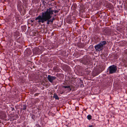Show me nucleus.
<instances>
[{
	"label": "nucleus",
	"instance_id": "obj_1",
	"mask_svg": "<svg viewBox=\"0 0 127 127\" xmlns=\"http://www.w3.org/2000/svg\"><path fill=\"white\" fill-rule=\"evenodd\" d=\"M54 10H52L51 8H49L47 9L46 11L42 13L41 15H39L35 19V20H38V23L41 22L44 23L47 21V24L49 25L50 22L49 19L52 17V15L53 14Z\"/></svg>",
	"mask_w": 127,
	"mask_h": 127
},
{
	"label": "nucleus",
	"instance_id": "obj_2",
	"mask_svg": "<svg viewBox=\"0 0 127 127\" xmlns=\"http://www.w3.org/2000/svg\"><path fill=\"white\" fill-rule=\"evenodd\" d=\"M106 44L105 41L100 42L98 44L95 45V49L96 51H100L102 50L103 49L105 45Z\"/></svg>",
	"mask_w": 127,
	"mask_h": 127
},
{
	"label": "nucleus",
	"instance_id": "obj_3",
	"mask_svg": "<svg viewBox=\"0 0 127 127\" xmlns=\"http://www.w3.org/2000/svg\"><path fill=\"white\" fill-rule=\"evenodd\" d=\"M117 68L116 65H114L109 66L107 69V71L109 74H112L115 73L117 70Z\"/></svg>",
	"mask_w": 127,
	"mask_h": 127
},
{
	"label": "nucleus",
	"instance_id": "obj_4",
	"mask_svg": "<svg viewBox=\"0 0 127 127\" xmlns=\"http://www.w3.org/2000/svg\"><path fill=\"white\" fill-rule=\"evenodd\" d=\"M56 78V77L51 76L50 75H48L47 77L48 79L51 83H52L53 80H55Z\"/></svg>",
	"mask_w": 127,
	"mask_h": 127
},
{
	"label": "nucleus",
	"instance_id": "obj_5",
	"mask_svg": "<svg viewBox=\"0 0 127 127\" xmlns=\"http://www.w3.org/2000/svg\"><path fill=\"white\" fill-rule=\"evenodd\" d=\"M89 62V60L86 58H84L82 61V63L85 64H87Z\"/></svg>",
	"mask_w": 127,
	"mask_h": 127
},
{
	"label": "nucleus",
	"instance_id": "obj_6",
	"mask_svg": "<svg viewBox=\"0 0 127 127\" xmlns=\"http://www.w3.org/2000/svg\"><path fill=\"white\" fill-rule=\"evenodd\" d=\"M105 34L108 35L110 34L111 31L109 29H106L105 30Z\"/></svg>",
	"mask_w": 127,
	"mask_h": 127
},
{
	"label": "nucleus",
	"instance_id": "obj_7",
	"mask_svg": "<svg viewBox=\"0 0 127 127\" xmlns=\"http://www.w3.org/2000/svg\"><path fill=\"white\" fill-rule=\"evenodd\" d=\"M53 97L55 98L56 99L59 100V98L58 96L56 95V94H54Z\"/></svg>",
	"mask_w": 127,
	"mask_h": 127
},
{
	"label": "nucleus",
	"instance_id": "obj_8",
	"mask_svg": "<svg viewBox=\"0 0 127 127\" xmlns=\"http://www.w3.org/2000/svg\"><path fill=\"white\" fill-rule=\"evenodd\" d=\"M55 18L53 17L52 19H49V20H50V22L52 23V24L53 21L55 20Z\"/></svg>",
	"mask_w": 127,
	"mask_h": 127
},
{
	"label": "nucleus",
	"instance_id": "obj_9",
	"mask_svg": "<svg viewBox=\"0 0 127 127\" xmlns=\"http://www.w3.org/2000/svg\"><path fill=\"white\" fill-rule=\"evenodd\" d=\"M87 118L88 120H90L92 118V116L91 115H89L87 116Z\"/></svg>",
	"mask_w": 127,
	"mask_h": 127
},
{
	"label": "nucleus",
	"instance_id": "obj_10",
	"mask_svg": "<svg viewBox=\"0 0 127 127\" xmlns=\"http://www.w3.org/2000/svg\"><path fill=\"white\" fill-rule=\"evenodd\" d=\"M23 107L22 108V109L23 110H25L26 109V107L25 105H23L22 106Z\"/></svg>",
	"mask_w": 127,
	"mask_h": 127
},
{
	"label": "nucleus",
	"instance_id": "obj_11",
	"mask_svg": "<svg viewBox=\"0 0 127 127\" xmlns=\"http://www.w3.org/2000/svg\"><path fill=\"white\" fill-rule=\"evenodd\" d=\"M63 87L64 88H70V86H63Z\"/></svg>",
	"mask_w": 127,
	"mask_h": 127
},
{
	"label": "nucleus",
	"instance_id": "obj_12",
	"mask_svg": "<svg viewBox=\"0 0 127 127\" xmlns=\"http://www.w3.org/2000/svg\"><path fill=\"white\" fill-rule=\"evenodd\" d=\"M54 10V11L53 12H54V13H58L59 11H58V10Z\"/></svg>",
	"mask_w": 127,
	"mask_h": 127
},
{
	"label": "nucleus",
	"instance_id": "obj_13",
	"mask_svg": "<svg viewBox=\"0 0 127 127\" xmlns=\"http://www.w3.org/2000/svg\"><path fill=\"white\" fill-rule=\"evenodd\" d=\"M14 110V107L12 108V110L13 111Z\"/></svg>",
	"mask_w": 127,
	"mask_h": 127
},
{
	"label": "nucleus",
	"instance_id": "obj_14",
	"mask_svg": "<svg viewBox=\"0 0 127 127\" xmlns=\"http://www.w3.org/2000/svg\"><path fill=\"white\" fill-rule=\"evenodd\" d=\"M82 85H83V83H81V87H82Z\"/></svg>",
	"mask_w": 127,
	"mask_h": 127
},
{
	"label": "nucleus",
	"instance_id": "obj_15",
	"mask_svg": "<svg viewBox=\"0 0 127 127\" xmlns=\"http://www.w3.org/2000/svg\"><path fill=\"white\" fill-rule=\"evenodd\" d=\"M93 127V126L92 125L89 126V127Z\"/></svg>",
	"mask_w": 127,
	"mask_h": 127
},
{
	"label": "nucleus",
	"instance_id": "obj_16",
	"mask_svg": "<svg viewBox=\"0 0 127 127\" xmlns=\"http://www.w3.org/2000/svg\"><path fill=\"white\" fill-rule=\"evenodd\" d=\"M43 3H44V0H43L42 1Z\"/></svg>",
	"mask_w": 127,
	"mask_h": 127
},
{
	"label": "nucleus",
	"instance_id": "obj_17",
	"mask_svg": "<svg viewBox=\"0 0 127 127\" xmlns=\"http://www.w3.org/2000/svg\"><path fill=\"white\" fill-rule=\"evenodd\" d=\"M56 16V14L54 15V16L55 17Z\"/></svg>",
	"mask_w": 127,
	"mask_h": 127
}]
</instances>
